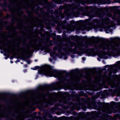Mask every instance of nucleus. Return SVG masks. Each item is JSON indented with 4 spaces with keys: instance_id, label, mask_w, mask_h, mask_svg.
I'll list each match as a JSON object with an SVG mask.
<instances>
[{
    "instance_id": "f257e3e1",
    "label": "nucleus",
    "mask_w": 120,
    "mask_h": 120,
    "mask_svg": "<svg viewBox=\"0 0 120 120\" xmlns=\"http://www.w3.org/2000/svg\"><path fill=\"white\" fill-rule=\"evenodd\" d=\"M42 71H43L44 74L46 75H49L50 76H53L52 72L48 69H44Z\"/></svg>"
},
{
    "instance_id": "f03ea898",
    "label": "nucleus",
    "mask_w": 120,
    "mask_h": 120,
    "mask_svg": "<svg viewBox=\"0 0 120 120\" xmlns=\"http://www.w3.org/2000/svg\"><path fill=\"white\" fill-rule=\"evenodd\" d=\"M116 13L119 15L120 14V10L119 9L116 12Z\"/></svg>"
},
{
    "instance_id": "7ed1b4c3",
    "label": "nucleus",
    "mask_w": 120,
    "mask_h": 120,
    "mask_svg": "<svg viewBox=\"0 0 120 120\" xmlns=\"http://www.w3.org/2000/svg\"><path fill=\"white\" fill-rule=\"evenodd\" d=\"M111 47H112V49L113 50H115V49H114V48H113V47H112L111 46V47H110V48H111Z\"/></svg>"
},
{
    "instance_id": "20e7f679",
    "label": "nucleus",
    "mask_w": 120,
    "mask_h": 120,
    "mask_svg": "<svg viewBox=\"0 0 120 120\" xmlns=\"http://www.w3.org/2000/svg\"><path fill=\"white\" fill-rule=\"evenodd\" d=\"M117 63H118L119 64H120V61L118 62Z\"/></svg>"
},
{
    "instance_id": "39448f33",
    "label": "nucleus",
    "mask_w": 120,
    "mask_h": 120,
    "mask_svg": "<svg viewBox=\"0 0 120 120\" xmlns=\"http://www.w3.org/2000/svg\"><path fill=\"white\" fill-rule=\"evenodd\" d=\"M116 47H118L117 45H116Z\"/></svg>"
}]
</instances>
